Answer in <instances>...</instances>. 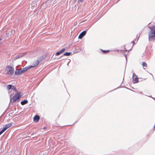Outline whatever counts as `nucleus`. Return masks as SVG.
I'll return each instance as SVG.
<instances>
[{"label":"nucleus","mask_w":155,"mask_h":155,"mask_svg":"<svg viewBox=\"0 0 155 155\" xmlns=\"http://www.w3.org/2000/svg\"><path fill=\"white\" fill-rule=\"evenodd\" d=\"M150 31L148 34L149 40L151 41L155 38V26L150 27Z\"/></svg>","instance_id":"obj_1"},{"label":"nucleus","mask_w":155,"mask_h":155,"mask_svg":"<svg viewBox=\"0 0 155 155\" xmlns=\"http://www.w3.org/2000/svg\"><path fill=\"white\" fill-rule=\"evenodd\" d=\"M14 69L13 68L10 66H7L5 68V73L6 74L11 76L13 73Z\"/></svg>","instance_id":"obj_2"},{"label":"nucleus","mask_w":155,"mask_h":155,"mask_svg":"<svg viewBox=\"0 0 155 155\" xmlns=\"http://www.w3.org/2000/svg\"><path fill=\"white\" fill-rule=\"evenodd\" d=\"M21 93L18 92L12 98H10L11 102L12 101L13 102H17L19 101V99L21 97L20 95Z\"/></svg>","instance_id":"obj_3"},{"label":"nucleus","mask_w":155,"mask_h":155,"mask_svg":"<svg viewBox=\"0 0 155 155\" xmlns=\"http://www.w3.org/2000/svg\"><path fill=\"white\" fill-rule=\"evenodd\" d=\"M39 61H37L35 64H34L33 65L29 66L28 67H25L21 69V70L22 73L23 74L26 71L30 69L31 68H33L37 66L39 64Z\"/></svg>","instance_id":"obj_4"},{"label":"nucleus","mask_w":155,"mask_h":155,"mask_svg":"<svg viewBox=\"0 0 155 155\" xmlns=\"http://www.w3.org/2000/svg\"><path fill=\"white\" fill-rule=\"evenodd\" d=\"M86 31H84L82 32L78 36L79 39H81L82 37L86 34Z\"/></svg>","instance_id":"obj_5"},{"label":"nucleus","mask_w":155,"mask_h":155,"mask_svg":"<svg viewBox=\"0 0 155 155\" xmlns=\"http://www.w3.org/2000/svg\"><path fill=\"white\" fill-rule=\"evenodd\" d=\"M12 125V123H8L7 124H6L5 125L4 127L3 128V129L5 130H7L8 128L10 127Z\"/></svg>","instance_id":"obj_6"},{"label":"nucleus","mask_w":155,"mask_h":155,"mask_svg":"<svg viewBox=\"0 0 155 155\" xmlns=\"http://www.w3.org/2000/svg\"><path fill=\"white\" fill-rule=\"evenodd\" d=\"M40 119V117L38 115H35L34 118V120L36 122H37Z\"/></svg>","instance_id":"obj_7"},{"label":"nucleus","mask_w":155,"mask_h":155,"mask_svg":"<svg viewBox=\"0 0 155 155\" xmlns=\"http://www.w3.org/2000/svg\"><path fill=\"white\" fill-rule=\"evenodd\" d=\"M15 74L16 75H18L22 74V73L21 70H16L15 72Z\"/></svg>","instance_id":"obj_8"},{"label":"nucleus","mask_w":155,"mask_h":155,"mask_svg":"<svg viewBox=\"0 0 155 155\" xmlns=\"http://www.w3.org/2000/svg\"><path fill=\"white\" fill-rule=\"evenodd\" d=\"M65 50V49L64 48H62V49H61V50L59 51H58L56 53V55H58L59 54H60L61 53L63 52Z\"/></svg>","instance_id":"obj_9"},{"label":"nucleus","mask_w":155,"mask_h":155,"mask_svg":"<svg viewBox=\"0 0 155 155\" xmlns=\"http://www.w3.org/2000/svg\"><path fill=\"white\" fill-rule=\"evenodd\" d=\"M138 78L137 76H136V77H135L134 78L133 80V83L134 84L138 82Z\"/></svg>","instance_id":"obj_10"},{"label":"nucleus","mask_w":155,"mask_h":155,"mask_svg":"<svg viewBox=\"0 0 155 155\" xmlns=\"http://www.w3.org/2000/svg\"><path fill=\"white\" fill-rule=\"evenodd\" d=\"M28 102V101L27 100H25L21 102V103L22 105H24L27 104Z\"/></svg>","instance_id":"obj_11"},{"label":"nucleus","mask_w":155,"mask_h":155,"mask_svg":"<svg viewBox=\"0 0 155 155\" xmlns=\"http://www.w3.org/2000/svg\"><path fill=\"white\" fill-rule=\"evenodd\" d=\"M12 86L11 85H8L7 88L8 90H10L11 89H12Z\"/></svg>","instance_id":"obj_12"},{"label":"nucleus","mask_w":155,"mask_h":155,"mask_svg":"<svg viewBox=\"0 0 155 155\" xmlns=\"http://www.w3.org/2000/svg\"><path fill=\"white\" fill-rule=\"evenodd\" d=\"M26 54V53H23V55H20V56H16L17 57L16 58H20L21 57H22V56H23V55H25Z\"/></svg>","instance_id":"obj_13"},{"label":"nucleus","mask_w":155,"mask_h":155,"mask_svg":"<svg viewBox=\"0 0 155 155\" xmlns=\"http://www.w3.org/2000/svg\"><path fill=\"white\" fill-rule=\"evenodd\" d=\"M70 54V52H66L64 54V55L65 56H69Z\"/></svg>","instance_id":"obj_14"},{"label":"nucleus","mask_w":155,"mask_h":155,"mask_svg":"<svg viewBox=\"0 0 155 155\" xmlns=\"http://www.w3.org/2000/svg\"><path fill=\"white\" fill-rule=\"evenodd\" d=\"M12 89L15 91H17L16 88L13 86H12Z\"/></svg>","instance_id":"obj_15"},{"label":"nucleus","mask_w":155,"mask_h":155,"mask_svg":"<svg viewBox=\"0 0 155 155\" xmlns=\"http://www.w3.org/2000/svg\"><path fill=\"white\" fill-rule=\"evenodd\" d=\"M31 5L33 7H35L36 6V3H33V2H32L31 3Z\"/></svg>","instance_id":"obj_16"},{"label":"nucleus","mask_w":155,"mask_h":155,"mask_svg":"<svg viewBox=\"0 0 155 155\" xmlns=\"http://www.w3.org/2000/svg\"><path fill=\"white\" fill-rule=\"evenodd\" d=\"M142 64L143 66L146 67L147 66V64L145 62H143Z\"/></svg>","instance_id":"obj_17"},{"label":"nucleus","mask_w":155,"mask_h":155,"mask_svg":"<svg viewBox=\"0 0 155 155\" xmlns=\"http://www.w3.org/2000/svg\"><path fill=\"white\" fill-rule=\"evenodd\" d=\"M5 130L3 129L0 131V135L3 133L4 132Z\"/></svg>","instance_id":"obj_18"},{"label":"nucleus","mask_w":155,"mask_h":155,"mask_svg":"<svg viewBox=\"0 0 155 155\" xmlns=\"http://www.w3.org/2000/svg\"><path fill=\"white\" fill-rule=\"evenodd\" d=\"M102 51L104 53H106L109 51L108 50H102Z\"/></svg>","instance_id":"obj_19"},{"label":"nucleus","mask_w":155,"mask_h":155,"mask_svg":"<svg viewBox=\"0 0 155 155\" xmlns=\"http://www.w3.org/2000/svg\"><path fill=\"white\" fill-rule=\"evenodd\" d=\"M79 2H82L84 0H78Z\"/></svg>","instance_id":"obj_20"},{"label":"nucleus","mask_w":155,"mask_h":155,"mask_svg":"<svg viewBox=\"0 0 155 155\" xmlns=\"http://www.w3.org/2000/svg\"><path fill=\"white\" fill-rule=\"evenodd\" d=\"M135 75L136 76V75H135V73H133V77H134Z\"/></svg>","instance_id":"obj_21"},{"label":"nucleus","mask_w":155,"mask_h":155,"mask_svg":"<svg viewBox=\"0 0 155 155\" xmlns=\"http://www.w3.org/2000/svg\"><path fill=\"white\" fill-rule=\"evenodd\" d=\"M1 39H0V41H1ZM0 44H1V42H0Z\"/></svg>","instance_id":"obj_22"},{"label":"nucleus","mask_w":155,"mask_h":155,"mask_svg":"<svg viewBox=\"0 0 155 155\" xmlns=\"http://www.w3.org/2000/svg\"><path fill=\"white\" fill-rule=\"evenodd\" d=\"M140 93L142 94V92H141Z\"/></svg>","instance_id":"obj_23"},{"label":"nucleus","mask_w":155,"mask_h":155,"mask_svg":"<svg viewBox=\"0 0 155 155\" xmlns=\"http://www.w3.org/2000/svg\"><path fill=\"white\" fill-rule=\"evenodd\" d=\"M132 42L134 43V42L133 41H132Z\"/></svg>","instance_id":"obj_24"},{"label":"nucleus","mask_w":155,"mask_h":155,"mask_svg":"<svg viewBox=\"0 0 155 155\" xmlns=\"http://www.w3.org/2000/svg\"><path fill=\"white\" fill-rule=\"evenodd\" d=\"M154 127H155V126H154Z\"/></svg>","instance_id":"obj_25"}]
</instances>
